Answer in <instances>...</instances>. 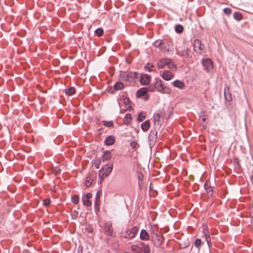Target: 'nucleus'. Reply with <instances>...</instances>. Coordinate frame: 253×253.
<instances>
[{
    "instance_id": "nucleus-1",
    "label": "nucleus",
    "mask_w": 253,
    "mask_h": 253,
    "mask_svg": "<svg viewBox=\"0 0 253 253\" xmlns=\"http://www.w3.org/2000/svg\"><path fill=\"white\" fill-rule=\"evenodd\" d=\"M113 169V164H107L102 168L99 171V177L102 180L105 177L108 176L112 172Z\"/></svg>"
},
{
    "instance_id": "nucleus-2",
    "label": "nucleus",
    "mask_w": 253,
    "mask_h": 253,
    "mask_svg": "<svg viewBox=\"0 0 253 253\" xmlns=\"http://www.w3.org/2000/svg\"><path fill=\"white\" fill-rule=\"evenodd\" d=\"M155 87L159 92L162 93H169L170 91V89L164 85L161 80L159 79H156L155 80Z\"/></svg>"
},
{
    "instance_id": "nucleus-3",
    "label": "nucleus",
    "mask_w": 253,
    "mask_h": 253,
    "mask_svg": "<svg viewBox=\"0 0 253 253\" xmlns=\"http://www.w3.org/2000/svg\"><path fill=\"white\" fill-rule=\"evenodd\" d=\"M194 50L199 54H203L205 49V45L199 39H195L193 42Z\"/></svg>"
},
{
    "instance_id": "nucleus-4",
    "label": "nucleus",
    "mask_w": 253,
    "mask_h": 253,
    "mask_svg": "<svg viewBox=\"0 0 253 253\" xmlns=\"http://www.w3.org/2000/svg\"><path fill=\"white\" fill-rule=\"evenodd\" d=\"M138 73L136 72H129L127 74L124 73L122 76V78L123 81H133V80L137 78V76Z\"/></svg>"
},
{
    "instance_id": "nucleus-5",
    "label": "nucleus",
    "mask_w": 253,
    "mask_h": 253,
    "mask_svg": "<svg viewBox=\"0 0 253 253\" xmlns=\"http://www.w3.org/2000/svg\"><path fill=\"white\" fill-rule=\"evenodd\" d=\"M157 136V131L156 130H151L149 133L148 140L150 147L153 146L156 141Z\"/></svg>"
},
{
    "instance_id": "nucleus-6",
    "label": "nucleus",
    "mask_w": 253,
    "mask_h": 253,
    "mask_svg": "<svg viewBox=\"0 0 253 253\" xmlns=\"http://www.w3.org/2000/svg\"><path fill=\"white\" fill-rule=\"evenodd\" d=\"M154 246L157 248L160 247L162 245L163 238L158 234H155L152 237Z\"/></svg>"
},
{
    "instance_id": "nucleus-7",
    "label": "nucleus",
    "mask_w": 253,
    "mask_h": 253,
    "mask_svg": "<svg viewBox=\"0 0 253 253\" xmlns=\"http://www.w3.org/2000/svg\"><path fill=\"white\" fill-rule=\"evenodd\" d=\"M202 63L207 72H209L213 68L212 62L209 58L203 59Z\"/></svg>"
},
{
    "instance_id": "nucleus-8",
    "label": "nucleus",
    "mask_w": 253,
    "mask_h": 253,
    "mask_svg": "<svg viewBox=\"0 0 253 253\" xmlns=\"http://www.w3.org/2000/svg\"><path fill=\"white\" fill-rule=\"evenodd\" d=\"M151 80V76L147 74H143L141 76L140 83L141 85H146L149 84Z\"/></svg>"
},
{
    "instance_id": "nucleus-9",
    "label": "nucleus",
    "mask_w": 253,
    "mask_h": 253,
    "mask_svg": "<svg viewBox=\"0 0 253 253\" xmlns=\"http://www.w3.org/2000/svg\"><path fill=\"white\" fill-rule=\"evenodd\" d=\"M105 231L107 236H112L113 233L112 224L110 222H107L105 224Z\"/></svg>"
},
{
    "instance_id": "nucleus-10",
    "label": "nucleus",
    "mask_w": 253,
    "mask_h": 253,
    "mask_svg": "<svg viewBox=\"0 0 253 253\" xmlns=\"http://www.w3.org/2000/svg\"><path fill=\"white\" fill-rule=\"evenodd\" d=\"M140 239L143 241H147L149 240L150 235L145 229L141 230L140 233Z\"/></svg>"
},
{
    "instance_id": "nucleus-11",
    "label": "nucleus",
    "mask_w": 253,
    "mask_h": 253,
    "mask_svg": "<svg viewBox=\"0 0 253 253\" xmlns=\"http://www.w3.org/2000/svg\"><path fill=\"white\" fill-rule=\"evenodd\" d=\"M169 58H163L160 60L158 63L157 66L159 68H163L166 65H167L168 62H169Z\"/></svg>"
},
{
    "instance_id": "nucleus-12",
    "label": "nucleus",
    "mask_w": 253,
    "mask_h": 253,
    "mask_svg": "<svg viewBox=\"0 0 253 253\" xmlns=\"http://www.w3.org/2000/svg\"><path fill=\"white\" fill-rule=\"evenodd\" d=\"M173 75L169 71H164L163 74L162 75V77L166 81L170 80L173 78Z\"/></svg>"
},
{
    "instance_id": "nucleus-13",
    "label": "nucleus",
    "mask_w": 253,
    "mask_h": 253,
    "mask_svg": "<svg viewBox=\"0 0 253 253\" xmlns=\"http://www.w3.org/2000/svg\"><path fill=\"white\" fill-rule=\"evenodd\" d=\"M148 91L147 87H142L138 89L136 92V96L137 97H141L145 95Z\"/></svg>"
},
{
    "instance_id": "nucleus-14",
    "label": "nucleus",
    "mask_w": 253,
    "mask_h": 253,
    "mask_svg": "<svg viewBox=\"0 0 253 253\" xmlns=\"http://www.w3.org/2000/svg\"><path fill=\"white\" fill-rule=\"evenodd\" d=\"M229 87L228 86L224 88V97L225 99L227 101H230L232 100V95L229 91Z\"/></svg>"
},
{
    "instance_id": "nucleus-15",
    "label": "nucleus",
    "mask_w": 253,
    "mask_h": 253,
    "mask_svg": "<svg viewBox=\"0 0 253 253\" xmlns=\"http://www.w3.org/2000/svg\"><path fill=\"white\" fill-rule=\"evenodd\" d=\"M115 141V139L114 136L110 135L107 136L104 141L105 144L106 145L110 146L113 145Z\"/></svg>"
},
{
    "instance_id": "nucleus-16",
    "label": "nucleus",
    "mask_w": 253,
    "mask_h": 253,
    "mask_svg": "<svg viewBox=\"0 0 253 253\" xmlns=\"http://www.w3.org/2000/svg\"><path fill=\"white\" fill-rule=\"evenodd\" d=\"M111 156H112V155L111 154V152L110 151H109V150L105 151L103 152V155H102V161L103 162H104L105 161H108L111 159Z\"/></svg>"
},
{
    "instance_id": "nucleus-17",
    "label": "nucleus",
    "mask_w": 253,
    "mask_h": 253,
    "mask_svg": "<svg viewBox=\"0 0 253 253\" xmlns=\"http://www.w3.org/2000/svg\"><path fill=\"white\" fill-rule=\"evenodd\" d=\"M203 233L206 237L207 243L209 246H210V244H211V243L210 242V236L209 234V231L208 230L207 226H204L203 227Z\"/></svg>"
},
{
    "instance_id": "nucleus-18",
    "label": "nucleus",
    "mask_w": 253,
    "mask_h": 253,
    "mask_svg": "<svg viewBox=\"0 0 253 253\" xmlns=\"http://www.w3.org/2000/svg\"><path fill=\"white\" fill-rule=\"evenodd\" d=\"M174 86L179 89H183L185 86L184 83L179 80H176L172 83Z\"/></svg>"
},
{
    "instance_id": "nucleus-19",
    "label": "nucleus",
    "mask_w": 253,
    "mask_h": 253,
    "mask_svg": "<svg viewBox=\"0 0 253 253\" xmlns=\"http://www.w3.org/2000/svg\"><path fill=\"white\" fill-rule=\"evenodd\" d=\"M150 126V122L148 120L142 123L141 125V128L143 131H147Z\"/></svg>"
},
{
    "instance_id": "nucleus-20",
    "label": "nucleus",
    "mask_w": 253,
    "mask_h": 253,
    "mask_svg": "<svg viewBox=\"0 0 253 253\" xmlns=\"http://www.w3.org/2000/svg\"><path fill=\"white\" fill-rule=\"evenodd\" d=\"M177 54L179 55L178 52L176 53ZM180 55L183 56L184 57H191V55L190 54V49L189 48H187L186 49H184L181 51V54Z\"/></svg>"
},
{
    "instance_id": "nucleus-21",
    "label": "nucleus",
    "mask_w": 253,
    "mask_h": 253,
    "mask_svg": "<svg viewBox=\"0 0 253 253\" xmlns=\"http://www.w3.org/2000/svg\"><path fill=\"white\" fill-rule=\"evenodd\" d=\"M204 188L208 194H211V196L212 195L213 190L208 181L205 183Z\"/></svg>"
},
{
    "instance_id": "nucleus-22",
    "label": "nucleus",
    "mask_w": 253,
    "mask_h": 253,
    "mask_svg": "<svg viewBox=\"0 0 253 253\" xmlns=\"http://www.w3.org/2000/svg\"><path fill=\"white\" fill-rule=\"evenodd\" d=\"M129 234H131V239L133 238L138 232V228L136 226L132 227L130 230H129Z\"/></svg>"
},
{
    "instance_id": "nucleus-23",
    "label": "nucleus",
    "mask_w": 253,
    "mask_h": 253,
    "mask_svg": "<svg viewBox=\"0 0 253 253\" xmlns=\"http://www.w3.org/2000/svg\"><path fill=\"white\" fill-rule=\"evenodd\" d=\"M124 88V85L122 82H117L114 85V89L116 90H119L123 89Z\"/></svg>"
},
{
    "instance_id": "nucleus-24",
    "label": "nucleus",
    "mask_w": 253,
    "mask_h": 253,
    "mask_svg": "<svg viewBox=\"0 0 253 253\" xmlns=\"http://www.w3.org/2000/svg\"><path fill=\"white\" fill-rule=\"evenodd\" d=\"M75 89L74 87H70L65 89V92L68 95H72L75 93Z\"/></svg>"
},
{
    "instance_id": "nucleus-25",
    "label": "nucleus",
    "mask_w": 253,
    "mask_h": 253,
    "mask_svg": "<svg viewBox=\"0 0 253 253\" xmlns=\"http://www.w3.org/2000/svg\"><path fill=\"white\" fill-rule=\"evenodd\" d=\"M93 179L91 176V175L89 174L88 175L85 180V186L87 187H89L91 185V183Z\"/></svg>"
},
{
    "instance_id": "nucleus-26",
    "label": "nucleus",
    "mask_w": 253,
    "mask_h": 253,
    "mask_svg": "<svg viewBox=\"0 0 253 253\" xmlns=\"http://www.w3.org/2000/svg\"><path fill=\"white\" fill-rule=\"evenodd\" d=\"M234 18L237 21H240L243 18L242 14L239 12H235L233 14Z\"/></svg>"
},
{
    "instance_id": "nucleus-27",
    "label": "nucleus",
    "mask_w": 253,
    "mask_h": 253,
    "mask_svg": "<svg viewBox=\"0 0 253 253\" xmlns=\"http://www.w3.org/2000/svg\"><path fill=\"white\" fill-rule=\"evenodd\" d=\"M175 31L177 33L180 34L183 31V27L181 24L176 25L175 26Z\"/></svg>"
},
{
    "instance_id": "nucleus-28",
    "label": "nucleus",
    "mask_w": 253,
    "mask_h": 253,
    "mask_svg": "<svg viewBox=\"0 0 253 253\" xmlns=\"http://www.w3.org/2000/svg\"><path fill=\"white\" fill-rule=\"evenodd\" d=\"M132 119L131 116L130 114H127L125 115L124 118V123L126 124H128L130 122Z\"/></svg>"
},
{
    "instance_id": "nucleus-29",
    "label": "nucleus",
    "mask_w": 253,
    "mask_h": 253,
    "mask_svg": "<svg viewBox=\"0 0 253 253\" xmlns=\"http://www.w3.org/2000/svg\"><path fill=\"white\" fill-rule=\"evenodd\" d=\"M92 163L96 169H98L99 168L100 165L101 164V161L100 159H94L92 161Z\"/></svg>"
},
{
    "instance_id": "nucleus-30",
    "label": "nucleus",
    "mask_w": 253,
    "mask_h": 253,
    "mask_svg": "<svg viewBox=\"0 0 253 253\" xmlns=\"http://www.w3.org/2000/svg\"><path fill=\"white\" fill-rule=\"evenodd\" d=\"M82 201L83 203L84 206H86V207H90L91 206V202L89 201V199H86L85 198H82Z\"/></svg>"
},
{
    "instance_id": "nucleus-31",
    "label": "nucleus",
    "mask_w": 253,
    "mask_h": 253,
    "mask_svg": "<svg viewBox=\"0 0 253 253\" xmlns=\"http://www.w3.org/2000/svg\"><path fill=\"white\" fill-rule=\"evenodd\" d=\"M167 66L170 69H176V65L171 62V60L170 59H169V62H168V64Z\"/></svg>"
},
{
    "instance_id": "nucleus-32",
    "label": "nucleus",
    "mask_w": 253,
    "mask_h": 253,
    "mask_svg": "<svg viewBox=\"0 0 253 253\" xmlns=\"http://www.w3.org/2000/svg\"><path fill=\"white\" fill-rule=\"evenodd\" d=\"M95 34L98 37H101L103 34V30L101 28H97L95 31Z\"/></svg>"
},
{
    "instance_id": "nucleus-33",
    "label": "nucleus",
    "mask_w": 253,
    "mask_h": 253,
    "mask_svg": "<svg viewBox=\"0 0 253 253\" xmlns=\"http://www.w3.org/2000/svg\"><path fill=\"white\" fill-rule=\"evenodd\" d=\"M103 125L106 127H113L114 123L112 121H103Z\"/></svg>"
},
{
    "instance_id": "nucleus-34",
    "label": "nucleus",
    "mask_w": 253,
    "mask_h": 253,
    "mask_svg": "<svg viewBox=\"0 0 253 253\" xmlns=\"http://www.w3.org/2000/svg\"><path fill=\"white\" fill-rule=\"evenodd\" d=\"M145 115L142 112H140L137 117V120L138 122H141L145 119Z\"/></svg>"
},
{
    "instance_id": "nucleus-35",
    "label": "nucleus",
    "mask_w": 253,
    "mask_h": 253,
    "mask_svg": "<svg viewBox=\"0 0 253 253\" xmlns=\"http://www.w3.org/2000/svg\"><path fill=\"white\" fill-rule=\"evenodd\" d=\"M164 42L162 41H157L155 42V45L156 47H159L161 49Z\"/></svg>"
},
{
    "instance_id": "nucleus-36",
    "label": "nucleus",
    "mask_w": 253,
    "mask_h": 253,
    "mask_svg": "<svg viewBox=\"0 0 253 253\" xmlns=\"http://www.w3.org/2000/svg\"><path fill=\"white\" fill-rule=\"evenodd\" d=\"M161 49L167 51H169L170 50L169 44H166L165 42L163 43Z\"/></svg>"
},
{
    "instance_id": "nucleus-37",
    "label": "nucleus",
    "mask_w": 253,
    "mask_h": 253,
    "mask_svg": "<svg viewBox=\"0 0 253 253\" xmlns=\"http://www.w3.org/2000/svg\"><path fill=\"white\" fill-rule=\"evenodd\" d=\"M72 201L73 203L77 204L79 201V198L78 196L74 195L72 197Z\"/></svg>"
},
{
    "instance_id": "nucleus-38",
    "label": "nucleus",
    "mask_w": 253,
    "mask_h": 253,
    "mask_svg": "<svg viewBox=\"0 0 253 253\" xmlns=\"http://www.w3.org/2000/svg\"><path fill=\"white\" fill-rule=\"evenodd\" d=\"M154 66L153 65H150L149 63L147 64V65L145 66V68L146 70H147L149 72H151L153 71L152 68Z\"/></svg>"
},
{
    "instance_id": "nucleus-39",
    "label": "nucleus",
    "mask_w": 253,
    "mask_h": 253,
    "mask_svg": "<svg viewBox=\"0 0 253 253\" xmlns=\"http://www.w3.org/2000/svg\"><path fill=\"white\" fill-rule=\"evenodd\" d=\"M201 240L200 239H197L195 241V246L196 248H199L201 245Z\"/></svg>"
},
{
    "instance_id": "nucleus-40",
    "label": "nucleus",
    "mask_w": 253,
    "mask_h": 253,
    "mask_svg": "<svg viewBox=\"0 0 253 253\" xmlns=\"http://www.w3.org/2000/svg\"><path fill=\"white\" fill-rule=\"evenodd\" d=\"M50 203H51V201L49 198H46L43 200V204L45 206H49L50 204Z\"/></svg>"
},
{
    "instance_id": "nucleus-41",
    "label": "nucleus",
    "mask_w": 253,
    "mask_h": 253,
    "mask_svg": "<svg viewBox=\"0 0 253 253\" xmlns=\"http://www.w3.org/2000/svg\"><path fill=\"white\" fill-rule=\"evenodd\" d=\"M224 13L226 15H229L231 13L232 10L230 8H225L223 9Z\"/></svg>"
},
{
    "instance_id": "nucleus-42",
    "label": "nucleus",
    "mask_w": 253,
    "mask_h": 253,
    "mask_svg": "<svg viewBox=\"0 0 253 253\" xmlns=\"http://www.w3.org/2000/svg\"><path fill=\"white\" fill-rule=\"evenodd\" d=\"M206 121V118H202V119H201V120L200 121L201 125L204 127V128H206V127H207L206 124H205V122Z\"/></svg>"
},
{
    "instance_id": "nucleus-43",
    "label": "nucleus",
    "mask_w": 253,
    "mask_h": 253,
    "mask_svg": "<svg viewBox=\"0 0 253 253\" xmlns=\"http://www.w3.org/2000/svg\"><path fill=\"white\" fill-rule=\"evenodd\" d=\"M99 201H95L94 203V210L95 212L99 211V205L98 203Z\"/></svg>"
},
{
    "instance_id": "nucleus-44",
    "label": "nucleus",
    "mask_w": 253,
    "mask_h": 253,
    "mask_svg": "<svg viewBox=\"0 0 253 253\" xmlns=\"http://www.w3.org/2000/svg\"><path fill=\"white\" fill-rule=\"evenodd\" d=\"M143 253H150V249L148 245H146L144 247Z\"/></svg>"
},
{
    "instance_id": "nucleus-45",
    "label": "nucleus",
    "mask_w": 253,
    "mask_h": 253,
    "mask_svg": "<svg viewBox=\"0 0 253 253\" xmlns=\"http://www.w3.org/2000/svg\"><path fill=\"white\" fill-rule=\"evenodd\" d=\"M147 88L148 89V91L150 92H153L154 91L155 89H156V87H155V85H153L152 84L149 85V86Z\"/></svg>"
},
{
    "instance_id": "nucleus-46",
    "label": "nucleus",
    "mask_w": 253,
    "mask_h": 253,
    "mask_svg": "<svg viewBox=\"0 0 253 253\" xmlns=\"http://www.w3.org/2000/svg\"><path fill=\"white\" fill-rule=\"evenodd\" d=\"M130 145L133 149H135L136 148V146L137 145V143L135 141H132L130 143Z\"/></svg>"
},
{
    "instance_id": "nucleus-47",
    "label": "nucleus",
    "mask_w": 253,
    "mask_h": 253,
    "mask_svg": "<svg viewBox=\"0 0 253 253\" xmlns=\"http://www.w3.org/2000/svg\"><path fill=\"white\" fill-rule=\"evenodd\" d=\"M91 197H92L91 194L90 193H88L85 196H84L83 198L89 200V199H90L91 198Z\"/></svg>"
},
{
    "instance_id": "nucleus-48",
    "label": "nucleus",
    "mask_w": 253,
    "mask_h": 253,
    "mask_svg": "<svg viewBox=\"0 0 253 253\" xmlns=\"http://www.w3.org/2000/svg\"><path fill=\"white\" fill-rule=\"evenodd\" d=\"M100 191H97L95 196V201H99L100 200Z\"/></svg>"
},
{
    "instance_id": "nucleus-49",
    "label": "nucleus",
    "mask_w": 253,
    "mask_h": 253,
    "mask_svg": "<svg viewBox=\"0 0 253 253\" xmlns=\"http://www.w3.org/2000/svg\"><path fill=\"white\" fill-rule=\"evenodd\" d=\"M159 118H160V115L159 114H157L154 115V119L155 122L156 121V120L159 121Z\"/></svg>"
},
{
    "instance_id": "nucleus-50",
    "label": "nucleus",
    "mask_w": 253,
    "mask_h": 253,
    "mask_svg": "<svg viewBox=\"0 0 253 253\" xmlns=\"http://www.w3.org/2000/svg\"><path fill=\"white\" fill-rule=\"evenodd\" d=\"M131 236V234H129V230H128L126 232V235L124 236V237L126 238H130Z\"/></svg>"
},
{
    "instance_id": "nucleus-51",
    "label": "nucleus",
    "mask_w": 253,
    "mask_h": 253,
    "mask_svg": "<svg viewBox=\"0 0 253 253\" xmlns=\"http://www.w3.org/2000/svg\"><path fill=\"white\" fill-rule=\"evenodd\" d=\"M82 251H83V247H79L78 249V253H82Z\"/></svg>"
},
{
    "instance_id": "nucleus-52",
    "label": "nucleus",
    "mask_w": 253,
    "mask_h": 253,
    "mask_svg": "<svg viewBox=\"0 0 253 253\" xmlns=\"http://www.w3.org/2000/svg\"><path fill=\"white\" fill-rule=\"evenodd\" d=\"M148 97H149L148 95H147L146 97H145L144 100H147L148 99Z\"/></svg>"
},
{
    "instance_id": "nucleus-53",
    "label": "nucleus",
    "mask_w": 253,
    "mask_h": 253,
    "mask_svg": "<svg viewBox=\"0 0 253 253\" xmlns=\"http://www.w3.org/2000/svg\"><path fill=\"white\" fill-rule=\"evenodd\" d=\"M251 180L252 181H253V175L251 176Z\"/></svg>"
},
{
    "instance_id": "nucleus-54",
    "label": "nucleus",
    "mask_w": 253,
    "mask_h": 253,
    "mask_svg": "<svg viewBox=\"0 0 253 253\" xmlns=\"http://www.w3.org/2000/svg\"><path fill=\"white\" fill-rule=\"evenodd\" d=\"M138 178L139 180H140V179H141V177H140V176H138Z\"/></svg>"
}]
</instances>
